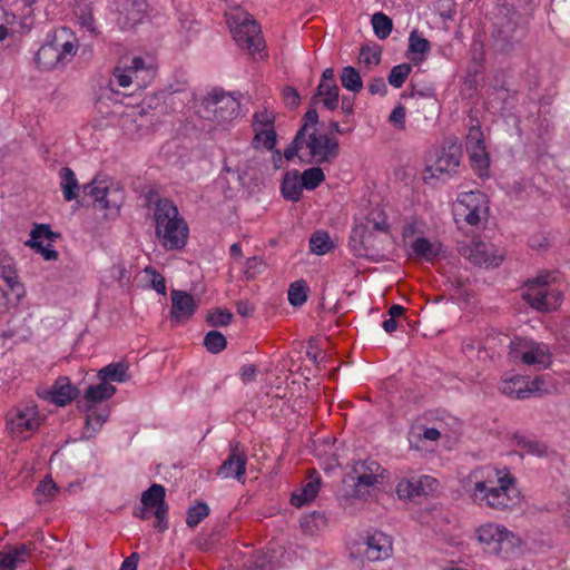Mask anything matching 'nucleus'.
<instances>
[{
	"label": "nucleus",
	"mask_w": 570,
	"mask_h": 570,
	"mask_svg": "<svg viewBox=\"0 0 570 570\" xmlns=\"http://www.w3.org/2000/svg\"><path fill=\"white\" fill-rule=\"evenodd\" d=\"M470 481L474 480L471 494L474 501L494 510H511L520 502V491L515 478L511 473L500 475L499 470L480 468L471 472Z\"/></svg>",
	"instance_id": "f257e3e1"
},
{
	"label": "nucleus",
	"mask_w": 570,
	"mask_h": 570,
	"mask_svg": "<svg viewBox=\"0 0 570 570\" xmlns=\"http://www.w3.org/2000/svg\"><path fill=\"white\" fill-rule=\"evenodd\" d=\"M116 387L104 381L90 385L85 394L77 400V409L85 413V426L81 433L82 440L96 436L110 415V407L106 403L116 393Z\"/></svg>",
	"instance_id": "f03ea898"
},
{
	"label": "nucleus",
	"mask_w": 570,
	"mask_h": 570,
	"mask_svg": "<svg viewBox=\"0 0 570 570\" xmlns=\"http://www.w3.org/2000/svg\"><path fill=\"white\" fill-rule=\"evenodd\" d=\"M155 234L169 250L186 246L189 229L177 206L168 198H159L154 207Z\"/></svg>",
	"instance_id": "7ed1b4c3"
},
{
	"label": "nucleus",
	"mask_w": 570,
	"mask_h": 570,
	"mask_svg": "<svg viewBox=\"0 0 570 570\" xmlns=\"http://www.w3.org/2000/svg\"><path fill=\"white\" fill-rule=\"evenodd\" d=\"M476 537L483 550L502 559L520 554L521 539L508 528L497 523H485L476 529Z\"/></svg>",
	"instance_id": "20e7f679"
},
{
	"label": "nucleus",
	"mask_w": 570,
	"mask_h": 570,
	"mask_svg": "<svg viewBox=\"0 0 570 570\" xmlns=\"http://www.w3.org/2000/svg\"><path fill=\"white\" fill-rule=\"evenodd\" d=\"M157 73L156 67L151 62H147L141 57H132L129 60H122L117 65L112 72L109 86L112 92L115 86L128 88L135 86L136 89L148 87L155 79Z\"/></svg>",
	"instance_id": "39448f33"
},
{
	"label": "nucleus",
	"mask_w": 570,
	"mask_h": 570,
	"mask_svg": "<svg viewBox=\"0 0 570 570\" xmlns=\"http://www.w3.org/2000/svg\"><path fill=\"white\" fill-rule=\"evenodd\" d=\"M463 155L462 145H433L425 156L424 181L436 178L443 181L458 173Z\"/></svg>",
	"instance_id": "423d86ee"
},
{
	"label": "nucleus",
	"mask_w": 570,
	"mask_h": 570,
	"mask_svg": "<svg viewBox=\"0 0 570 570\" xmlns=\"http://www.w3.org/2000/svg\"><path fill=\"white\" fill-rule=\"evenodd\" d=\"M521 14L512 7L499 8L497 21L492 33L493 48L501 53H509L515 43L520 42L524 32L519 22Z\"/></svg>",
	"instance_id": "0eeeda50"
},
{
	"label": "nucleus",
	"mask_w": 570,
	"mask_h": 570,
	"mask_svg": "<svg viewBox=\"0 0 570 570\" xmlns=\"http://www.w3.org/2000/svg\"><path fill=\"white\" fill-rule=\"evenodd\" d=\"M554 281V273H539L535 278L527 282L523 298L538 311L550 312L557 309L561 304L562 295L560 291L550 287Z\"/></svg>",
	"instance_id": "6e6552de"
},
{
	"label": "nucleus",
	"mask_w": 570,
	"mask_h": 570,
	"mask_svg": "<svg viewBox=\"0 0 570 570\" xmlns=\"http://www.w3.org/2000/svg\"><path fill=\"white\" fill-rule=\"evenodd\" d=\"M240 102L229 92L215 89L205 97L198 109L200 118L217 122H230L239 116Z\"/></svg>",
	"instance_id": "1a4fd4ad"
},
{
	"label": "nucleus",
	"mask_w": 570,
	"mask_h": 570,
	"mask_svg": "<svg viewBox=\"0 0 570 570\" xmlns=\"http://www.w3.org/2000/svg\"><path fill=\"white\" fill-rule=\"evenodd\" d=\"M346 130L337 121H320L316 109L309 108L292 142H337V136Z\"/></svg>",
	"instance_id": "9d476101"
},
{
	"label": "nucleus",
	"mask_w": 570,
	"mask_h": 570,
	"mask_svg": "<svg viewBox=\"0 0 570 570\" xmlns=\"http://www.w3.org/2000/svg\"><path fill=\"white\" fill-rule=\"evenodd\" d=\"M41 417L35 402L22 403L7 416V429L13 438L27 440L40 426Z\"/></svg>",
	"instance_id": "9b49d317"
},
{
	"label": "nucleus",
	"mask_w": 570,
	"mask_h": 570,
	"mask_svg": "<svg viewBox=\"0 0 570 570\" xmlns=\"http://www.w3.org/2000/svg\"><path fill=\"white\" fill-rule=\"evenodd\" d=\"M233 37L239 48L247 49L250 55L258 52L263 45L261 28L256 20L246 13L240 20H236V26L232 30Z\"/></svg>",
	"instance_id": "f8f14e48"
},
{
	"label": "nucleus",
	"mask_w": 570,
	"mask_h": 570,
	"mask_svg": "<svg viewBox=\"0 0 570 570\" xmlns=\"http://www.w3.org/2000/svg\"><path fill=\"white\" fill-rule=\"evenodd\" d=\"M392 539L381 531L367 533L362 542L357 543L356 553L363 554L368 561L387 559L392 554Z\"/></svg>",
	"instance_id": "ddd939ff"
},
{
	"label": "nucleus",
	"mask_w": 570,
	"mask_h": 570,
	"mask_svg": "<svg viewBox=\"0 0 570 570\" xmlns=\"http://www.w3.org/2000/svg\"><path fill=\"white\" fill-rule=\"evenodd\" d=\"M438 485L436 479L430 475L403 479L396 485V494L401 500L415 502L434 492Z\"/></svg>",
	"instance_id": "4468645a"
},
{
	"label": "nucleus",
	"mask_w": 570,
	"mask_h": 570,
	"mask_svg": "<svg viewBox=\"0 0 570 570\" xmlns=\"http://www.w3.org/2000/svg\"><path fill=\"white\" fill-rule=\"evenodd\" d=\"M79 389L71 383L68 376L61 375L56 379L50 389L38 392V396L57 406H66L79 397Z\"/></svg>",
	"instance_id": "2eb2a0df"
},
{
	"label": "nucleus",
	"mask_w": 570,
	"mask_h": 570,
	"mask_svg": "<svg viewBox=\"0 0 570 570\" xmlns=\"http://www.w3.org/2000/svg\"><path fill=\"white\" fill-rule=\"evenodd\" d=\"M247 466V453L239 443H230L229 453L218 468L216 474L223 479H235L244 482Z\"/></svg>",
	"instance_id": "dca6fc26"
},
{
	"label": "nucleus",
	"mask_w": 570,
	"mask_h": 570,
	"mask_svg": "<svg viewBox=\"0 0 570 570\" xmlns=\"http://www.w3.org/2000/svg\"><path fill=\"white\" fill-rule=\"evenodd\" d=\"M117 11V22L121 29L132 28L138 24L147 11L146 0H114Z\"/></svg>",
	"instance_id": "f3484780"
},
{
	"label": "nucleus",
	"mask_w": 570,
	"mask_h": 570,
	"mask_svg": "<svg viewBox=\"0 0 570 570\" xmlns=\"http://www.w3.org/2000/svg\"><path fill=\"white\" fill-rule=\"evenodd\" d=\"M345 487V495L354 499H365L370 494V489L374 487V482L371 476L366 475L362 465H352L351 472H348L343 479Z\"/></svg>",
	"instance_id": "a211bd4d"
},
{
	"label": "nucleus",
	"mask_w": 570,
	"mask_h": 570,
	"mask_svg": "<svg viewBox=\"0 0 570 570\" xmlns=\"http://www.w3.org/2000/svg\"><path fill=\"white\" fill-rule=\"evenodd\" d=\"M539 379L530 381L525 376L513 375L509 379H503L500 382L499 390L502 394L509 397L525 400L539 391Z\"/></svg>",
	"instance_id": "6ab92c4d"
},
{
	"label": "nucleus",
	"mask_w": 570,
	"mask_h": 570,
	"mask_svg": "<svg viewBox=\"0 0 570 570\" xmlns=\"http://www.w3.org/2000/svg\"><path fill=\"white\" fill-rule=\"evenodd\" d=\"M0 277L4 283L0 287L3 297L9 303L18 304L26 296V288L19 279L16 267L10 264L0 265Z\"/></svg>",
	"instance_id": "aec40b11"
},
{
	"label": "nucleus",
	"mask_w": 570,
	"mask_h": 570,
	"mask_svg": "<svg viewBox=\"0 0 570 570\" xmlns=\"http://www.w3.org/2000/svg\"><path fill=\"white\" fill-rule=\"evenodd\" d=\"M171 307H170V320L177 324L188 321L195 314L198 305L194 297L179 289H173L170 293Z\"/></svg>",
	"instance_id": "412c9836"
},
{
	"label": "nucleus",
	"mask_w": 570,
	"mask_h": 570,
	"mask_svg": "<svg viewBox=\"0 0 570 570\" xmlns=\"http://www.w3.org/2000/svg\"><path fill=\"white\" fill-rule=\"evenodd\" d=\"M484 195L480 191H470L459 197V215L471 226H476L481 222L483 210Z\"/></svg>",
	"instance_id": "4be33fe9"
},
{
	"label": "nucleus",
	"mask_w": 570,
	"mask_h": 570,
	"mask_svg": "<svg viewBox=\"0 0 570 570\" xmlns=\"http://www.w3.org/2000/svg\"><path fill=\"white\" fill-rule=\"evenodd\" d=\"M275 116L266 109L256 111L253 116L252 127L254 138L252 142H276Z\"/></svg>",
	"instance_id": "5701e85b"
},
{
	"label": "nucleus",
	"mask_w": 570,
	"mask_h": 570,
	"mask_svg": "<svg viewBox=\"0 0 570 570\" xmlns=\"http://www.w3.org/2000/svg\"><path fill=\"white\" fill-rule=\"evenodd\" d=\"M459 253L478 266H498L501 261V258L497 261L495 257H492L488 252V245L478 239L460 245Z\"/></svg>",
	"instance_id": "b1692460"
},
{
	"label": "nucleus",
	"mask_w": 570,
	"mask_h": 570,
	"mask_svg": "<svg viewBox=\"0 0 570 570\" xmlns=\"http://www.w3.org/2000/svg\"><path fill=\"white\" fill-rule=\"evenodd\" d=\"M338 147L340 145H305V153L299 159L313 165L332 163L338 156Z\"/></svg>",
	"instance_id": "393cba45"
},
{
	"label": "nucleus",
	"mask_w": 570,
	"mask_h": 570,
	"mask_svg": "<svg viewBox=\"0 0 570 570\" xmlns=\"http://www.w3.org/2000/svg\"><path fill=\"white\" fill-rule=\"evenodd\" d=\"M88 194L94 197L102 209L118 210L122 203V194L119 189H110L109 187H100L89 185Z\"/></svg>",
	"instance_id": "a878e982"
},
{
	"label": "nucleus",
	"mask_w": 570,
	"mask_h": 570,
	"mask_svg": "<svg viewBox=\"0 0 570 570\" xmlns=\"http://www.w3.org/2000/svg\"><path fill=\"white\" fill-rule=\"evenodd\" d=\"M58 48L62 65L69 62L77 52V39L68 28L55 30L51 35Z\"/></svg>",
	"instance_id": "bb28decb"
},
{
	"label": "nucleus",
	"mask_w": 570,
	"mask_h": 570,
	"mask_svg": "<svg viewBox=\"0 0 570 570\" xmlns=\"http://www.w3.org/2000/svg\"><path fill=\"white\" fill-rule=\"evenodd\" d=\"M35 59L37 65L46 70L62 65L58 48L51 35H48L47 41L39 48Z\"/></svg>",
	"instance_id": "cd10ccee"
},
{
	"label": "nucleus",
	"mask_w": 570,
	"mask_h": 570,
	"mask_svg": "<svg viewBox=\"0 0 570 570\" xmlns=\"http://www.w3.org/2000/svg\"><path fill=\"white\" fill-rule=\"evenodd\" d=\"M523 364L546 368L551 364V354L548 345L533 341L529 352L524 354Z\"/></svg>",
	"instance_id": "c85d7f7f"
},
{
	"label": "nucleus",
	"mask_w": 570,
	"mask_h": 570,
	"mask_svg": "<svg viewBox=\"0 0 570 570\" xmlns=\"http://www.w3.org/2000/svg\"><path fill=\"white\" fill-rule=\"evenodd\" d=\"M304 187L301 186L299 171L291 170L286 171L281 184L282 196L286 200L298 202Z\"/></svg>",
	"instance_id": "c756f323"
},
{
	"label": "nucleus",
	"mask_w": 570,
	"mask_h": 570,
	"mask_svg": "<svg viewBox=\"0 0 570 570\" xmlns=\"http://www.w3.org/2000/svg\"><path fill=\"white\" fill-rule=\"evenodd\" d=\"M511 440L525 451L527 454L544 458L548 455L549 448L544 442L537 440L535 438L528 436L520 433H513Z\"/></svg>",
	"instance_id": "7c9ffc66"
},
{
	"label": "nucleus",
	"mask_w": 570,
	"mask_h": 570,
	"mask_svg": "<svg viewBox=\"0 0 570 570\" xmlns=\"http://www.w3.org/2000/svg\"><path fill=\"white\" fill-rule=\"evenodd\" d=\"M97 377L99 381L108 383H125L130 379L128 375V365L124 362L110 363L98 371Z\"/></svg>",
	"instance_id": "2f4dec72"
},
{
	"label": "nucleus",
	"mask_w": 570,
	"mask_h": 570,
	"mask_svg": "<svg viewBox=\"0 0 570 570\" xmlns=\"http://www.w3.org/2000/svg\"><path fill=\"white\" fill-rule=\"evenodd\" d=\"M470 151L471 167L480 178L489 177L490 157L485 145H472Z\"/></svg>",
	"instance_id": "473e14b6"
},
{
	"label": "nucleus",
	"mask_w": 570,
	"mask_h": 570,
	"mask_svg": "<svg viewBox=\"0 0 570 570\" xmlns=\"http://www.w3.org/2000/svg\"><path fill=\"white\" fill-rule=\"evenodd\" d=\"M338 86L336 82L320 81L316 94L313 96V100L317 97L323 98V105L328 110H335L338 107Z\"/></svg>",
	"instance_id": "72a5a7b5"
},
{
	"label": "nucleus",
	"mask_w": 570,
	"mask_h": 570,
	"mask_svg": "<svg viewBox=\"0 0 570 570\" xmlns=\"http://www.w3.org/2000/svg\"><path fill=\"white\" fill-rule=\"evenodd\" d=\"M59 176L61 178L60 186L63 198L67 202L76 199L79 196L80 187L75 173L69 167H62L59 171Z\"/></svg>",
	"instance_id": "f704fd0d"
},
{
	"label": "nucleus",
	"mask_w": 570,
	"mask_h": 570,
	"mask_svg": "<svg viewBox=\"0 0 570 570\" xmlns=\"http://www.w3.org/2000/svg\"><path fill=\"white\" fill-rule=\"evenodd\" d=\"M166 489L161 484L154 483L141 494V504L151 509H159L160 507L167 508L168 504L165 501Z\"/></svg>",
	"instance_id": "c9c22d12"
},
{
	"label": "nucleus",
	"mask_w": 570,
	"mask_h": 570,
	"mask_svg": "<svg viewBox=\"0 0 570 570\" xmlns=\"http://www.w3.org/2000/svg\"><path fill=\"white\" fill-rule=\"evenodd\" d=\"M321 487V479L309 480L306 484L303 485L298 493H293L291 498V503L297 508L303 507L304 504L312 501L318 493Z\"/></svg>",
	"instance_id": "e433bc0d"
},
{
	"label": "nucleus",
	"mask_w": 570,
	"mask_h": 570,
	"mask_svg": "<svg viewBox=\"0 0 570 570\" xmlns=\"http://www.w3.org/2000/svg\"><path fill=\"white\" fill-rule=\"evenodd\" d=\"M411 248L416 257L423 258L428 262L433 261L440 254V248L436 244L430 242L426 237L420 236L414 239Z\"/></svg>",
	"instance_id": "4c0bfd02"
},
{
	"label": "nucleus",
	"mask_w": 570,
	"mask_h": 570,
	"mask_svg": "<svg viewBox=\"0 0 570 570\" xmlns=\"http://www.w3.org/2000/svg\"><path fill=\"white\" fill-rule=\"evenodd\" d=\"M533 340L527 337L514 336L509 340L508 357L511 362H521L524 360V354L529 352L532 346Z\"/></svg>",
	"instance_id": "58836bf2"
},
{
	"label": "nucleus",
	"mask_w": 570,
	"mask_h": 570,
	"mask_svg": "<svg viewBox=\"0 0 570 570\" xmlns=\"http://www.w3.org/2000/svg\"><path fill=\"white\" fill-rule=\"evenodd\" d=\"M365 225H355L350 234L348 247L356 257H367V250L364 247Z\"/></svg>",
	"instance_id": "ea45409f"
},
{
	"label": "nucleus",
	"mask_w": 570,
	"mask_h": 570,
	"mask_svg": "<svg viewBox=\"0 0 570 570\" xmlns=\"http://www.w3.org/2000/svg\"><path fill=\"white\" fill-rule=\"evenodd\" d=\"M340 80L342 86L350 91L360 92L363 88L362 77L354 67H344Z\"/></svg>",
	"instance_id": "a19ab883"
},
{
	"label": "nucleus",
	"mask_w": 570,
	"mask_h": 570,
	"mask_svg": "<svg viewBox=\"0 0 570 570\" xmlns=\"http://www.w3.org/2000/svg\"><path fill=\"white\" fill-rule=\"evenodd\" d=\"M333 248L330 234L325 230H316L309 238V249L316 255H324Z\"/></svg>",
	"instance_id": "79ce46f5"
},
{
	"label": "nucleus",
	"mask_w": 570,
	"mask_h": 570,
	"mask_svg": "<svg viewBox=\"0 0 570 570\" xmlns=\"http://www.w3.org/2000/svg\"><path fill=\"white\" fill-rule=\"evenodd\" d=\"M299 179L304 189L314 190L325 180V175L320 167H312L299 174Z\"/></svg>",
	"instance_id": "37998d69"
},
{
	"label": "nucleus",
	"mask_w": 570,
	"mask_h": 570,
	"mask_svg": "<svg viewBox=\"0 0 570 570\" xmlns=\"http://www.w3.org/2000/svg\"><path fill=\"white\" fill-rule=\"evenodd\" d=\"M210 509L207 503L199 501L188 508L186 512V524L188 528H196L205 518L209 515Z\"/></svg>",
	"instance_id": "c03bdc74"
},
{
	"label": "nucleus",
	"mask_w": 570,
	"mask_h": 570,
	"mask_svg": "<svg viewBox=\"0 0 570 570\" xmlns=\"http://www.w3.org/2000/svg\"><path fill=\"white\" fill-rule=\"evenodd\" d=\"M273 556L269 552L256 551L245 563L247 570H272Z\"/></svg>",
	"instance_id": "a18cd8bd"
},
{
	"label": "nucleus",
	"mask_w": 570,
	"mask_h": 570,
	"mask_svg": "<svg viewBox=\"0 0 570 570\" xmlns=\"http://www.w3.org/2000/svg\"><path fill=\"white\" fill-rule=\"evenodd\" d=\"M308 286L304 281H296L288 287V302L294 307L302 306L307 301Z\"/></svg>",
	"instance_id": "49530a36"
},
{
	"label": "nucleus",
	"mask_w": 570,
	"mask_h": 570,
	"mask_svg": "<svg viewBox=\"0 0 570 570\" xmlns=\"http://www.w3.org/2000/svg\"><path fill=\"white\" fill-rule=\"evenodd\" d=\"M372 26L374 33L379 39H386L393 28L392 20L383 12H376L372 16Z\"/></svg>",
	"instance_id": "de8ad7c7"
},
{
	"label": "nucleus",
	"mask_w": 570,
	"mask_h": 570,
	"mask_svg": "<svg viewBox=\"0 0 570 570\" xmlns=\"http://www.w3.org/2000/svg\"><path fill=\"white\" fill-rule=\"evenodd\" d=\"M206 350L213 354H218L226 348V337L218 331H209L204 337Z\"/></svg>",
	"instance_id": "09e8293b"
},
{
	"label": "nucleus",
	"mask_w": 570,
	"mask_h": 570,
	"mask_svg": "<svg viewBox=\"0 0 570 570\" xmlns=\"http://www.w3.org/2000/svg\"><path fill=\"white\" fill-rule=\"evenodd\" d=\"M76 14L81 27L86 28L90 33H97L91 3L79 4L76 9Z\"/></svg>",
	"instance_id": "8fccbe9b"
},
{
	"label": "nucleus",
	"mask_w": 570,
	"mask_h": 570,
	"mask_svg": "<svg viewBox=\"0 0 570 570\" xmlns=\"http://www.w3.org/2000/svg\"><path fill=\"white\" fill-rule=\"evenodd\" d=\"M412 71L410 63L394 66L387 77L389 83L394 88H401Z\"/></svg>",
	"instance_id": "3c124183"
},
{
	"label": "nucleus",
	"mask_w": 570,
	"mask_h": 570,
	"mask_svg": "<svg viewBox=\"0 0 570 570\" xmlns=\"http://www.w3.org/2000/svg\"><path fill=\"white\" fill-rule=\"evenodd\" d=\"M431 50L430 41L413 30L409 37V52L426 55Z\"/></svg>",
	"instance_id": "603ef678"
},
{
	"label": "nucleus",
	"mask_w": 570,
	"mask_h": 570,
	"mask_svg": "<svg viewBox=\"0 0 570 570\" xmlns=\"http://www.w3.org/2000/svg\"><path fill=\"white\" fill-rule=\"evenodd\" d=\"M358 59L366 67L377 66L381 61V48L379 46H362Z\"/></svg>",
	"instance_id": "864d4df0"
},
{
	"label": "nucleus",
	"mask_w": 570,
	"mask_h": 570,
	"mask_svg": "<svg viewBox=\"0 0 570 570\" xmlns=\"http://www.w3.org/2000/svg\"><path fill=\"white\" fill-rule=\"evenodd\" d=\"M262 154L268 155V160L272 163L275 170L284 167L283 154L279 149H276V145H254Z\"/></svg>",
	"instance_id": "5fc2aeb1"
},
{
	"label": "nucleus",
	"mask_w": 570,
	"mask_h": 570,
	"mask_svg": "<svg viewBox=\"0 0 570 570\" xmlns=\"http://www.w3.org/2000/svg\"><path fill=\"white\" fill-rule=\"evenodd\" d=\"M232 318L229 311L217 307L208 313L206 321L210 326L218 327L228 325Z\"/></svg>",
	"instance_id": "6e6d98bb"
},
{
	"label": "nucleus",
	"mask_w": 570,
	"mask_h": 570,
	"mask_svg": "<svg viewBox=\"0 0 570 570\" xmlns=\"http://www.w3.org/2000/svg\"><path fill=\"white\" fill-rule=\"evenodd\" d=\"M367 223L365 225H368L371 230L374 233V232H381V233H389L390 232V226L386 222V217L384 215V213H377V214H370L367 216Z\"/></svg>",
	"instance_id": "4d7b16f0"
},
{
	"label": "nucleus",
	"mask_w": 570,
	"mask_h": 570,
	"mask_svg": "<svg viewBox=\"0 0 570 570\" xmlns=\"http://www.w3.org/2000/svg\"><path fill=\"white\" fill-rule=\"evenodd\" d=\"M354 465H362L366 475L377 483V478L382 476L384 469L375 460L356 461Z\"/></svg>",
	"instance_id": "13d9d810"
},
{
	"label": "nucleus",
	"mask_w": 570,
	"mask_h": 570,
	"mask_svg": "<svg viewBox=\"0 0 570 570\" xmlns=\"http://www.w3.org/2000/svg\"><path fill=\"white\" fill-rule=\"evenodd\" d=\"M145 273L151 276L150 286L160 295H166L165 277L154 267L147 266Z\"/></svg>",
	"instance_id": "bf43d9fd"
},
{
	"label": "nucleus",
	"mask_w": 570,
	"mask_h": 570,
	"mask_svg": "<svg viewBox=\"0 0 570 570\" xmlns=\"http://www.w3.org/2000/svg\"><path fill=\"white\" fill-rule=\"evenodd\" d=\"M47 227V224H33V227L30 232V239L24 244L28 247H36L39 244H42L43 239H47V233L42 229Z\"/></svg>",
	"instance_id": "052dcab7"
},
{
	"label": "nucleus",
	"mask_w": 570,
	"mask_h": 570,
	"mask_svg": "<svg viewBox=\"0 0 570 570\" xmlns=\"http://www.w3.org/2000/svg\"><path fill=\"white\" fill-rule=\"evenodd\" d=\"M466 142H484V135L478 120L470 118Z\"/></svg>",
	"instance_id": "680f3d73"
},
{
	"label": "nucleus",
	"mask_w": 570,
	"mask_h": 570,
	"mask_svg": "<svg viewBox=\"0 0 570 570\" xmlns=\"http://www.w3.org/2000/svg\"><path fill=\"white\" fill-rule=\"evenodd\" d=\"M263 264L262 258L253 256L246 259L245 276L247 279H254L261 273L259 266Z\"/></svg>",
	"instance_id": "e2e57ef3"
},
{
	"label": "nucleus",
	"mask_w": 570,
	"mask_h": 570,
	"mask_svg": "<svg viewBox=\"0 0 570 570\" xmlns=\"http://www.w3.org/2000/svg\"><path fill=\"white\" fill-rule=\"evenodd\" d=\"M374 240H375L374 233L371 230L368 225H365L364 247H365V250H367L366 258H374L379 254V250L375 248Z\"/></svg>",
	"instance_id": "0e129e2a"
},
{
	"label": "nucleus",
	"mask_w": 570,
	"mask_h": 570,
	"mask_svg": "<svg viewBox=\"0 0 570 570\" xmlns=\"http://www.w3.org/2000/svg\"><path fill=\"white\" fill-rule=\"evenodd\" d=\"M57 492L58 487L52 480L41 481L36 488V493L43 495L46 499L52 498Z\"/></svg>",
	"instance_id": "69168bd1"
},
{
	"label": "nucleus",
	"mask_w": 570,
	"mask_h": 570,
	"mask_svg": "<svg viewBox=\"0 0 570 570\" xmlns=\"http://www.w3.org/2000/svg\"><path fill=\"white\" fill-rule=\"evenodd\" d=\"M169 507L165 508L164 505L159 509L155 510L153 514L156 517L157 521L155 524V528L159 532H164L168 529V522H167V514H168Z\"/></svg>",
	"instance_id": "338daca9"
},
{
	"label": "nucleus",
	"mask_w": 570,
	"mask_h": 570,
	"mask_svg": "<svg viewBox=\"0 0 570 570\" xmlns=\"http://www.w3.org/2000/svg\"><path fill=\"white\" fill-rule=\"evenodd\" d=\"M31 248L36 253L40 254L46 261H56L59 255L51 244L43 245L42 243Z\"/></svg>",
	"instance_id": "774afa93"
}]
</instances>
